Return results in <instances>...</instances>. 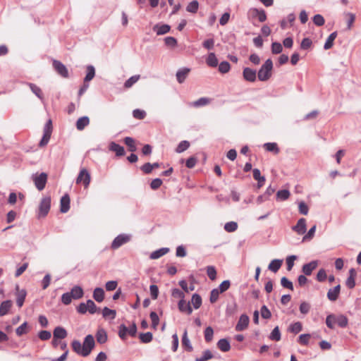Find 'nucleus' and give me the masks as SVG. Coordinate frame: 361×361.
<instances>
[{"label":"nucleus","mask_w":361,"mask_h":361,"mask_svg":"<svg viewBox=\"0 0 361 361\" xmlns=\"http://www.w3.org/2000/svg\"><path fill=\"white\" fill-rule=\"evenodd\" d=\"M27 323L26 322H23L20 326H19L16 330V333L18 336H21L23 334L27 333Z\"/></svg>","instance_id":"obj_54"},{"label":"nucleus","mask_w":361,"mask_h":361,"mask_svg":"<svg viewBox=\"0 0 361 361\" xmlns=\"http://www.w3.org/2000/svg\"><path fill=\"white\" fill-rule=\"evenodd\" d=\"M190 147V142L187 140L181 141L176 149L177 153H181L188 149Z\"/></svg>","instance_id":"obj_43"},{"label":"nucleus","mask_w":361,"mask_h":361,"mask_svg":"<svg viewBox=\"0 0 361 361\" xmlns=\"http://www.w3.org/2000/svg\"><path fill=\"white\" fill-rule=\"evenodd\" d=\"M348 319L345 316L341 314L336 316V324L341 328H344L348 325Z\"/></svg>","instance_id":"obj_36"},{"label":"nucleus","mask_w":361,"mask_h":361,"mask_svg":"<svg viewBox=\"0 0 361 361\" xmlns=\"http://www.w3.org/2000/svg\"><path fill=\"white\" fill-rule=\"evenodd\" d=\"M67 331L66 330L61 327V326H57L54 329L53 335L55 338H59L63 339L65 338L67 336Z\"/></svg>","instance_id":"obj_26"},{"label":"nucleus","mask_w":361,"mask_h":361,"mask_svg":"<svg viewBox=\"0 0 361 361\" xmlns=\"http://www.w3.org/2000/svg\"><path fill=\"white\" fill-rule=\"evenodd\" d=\"M182 345L186 348L187 350L191 352L192 350V346L190 343V341L188 337L187 331L185 330L183 338H182Z\"/></svg>","instance_id":"obj_34"},{"label":"nucleus","mask_w":361,"mask_h":361,"mask_svg":"<svg viewBox=\"0 0 361 361\" xmlns=\"http://www.w3.org/2000/svg\"><path fill=\"white\" fill-rule=\"evenodd\" d=\"M283 263L282 259H273L269 264L268 269L274 273L278 271V270L281 268Z\"/></svg>","instance_id":"obj_28"},{"label":"nucleus","mask_w":361,"mask_h":361,"mask_svg":"<svg viewBox=\"0 0 361 361\" xmlns=\"http://www.w3.org/2000/svg\"><path fill=\"white\" fill-rule=\"evenodd\" d=\"M206 63L209 67H216L218 66V59L214 53L211 52L208 54Z\"/></svg>","instance_id":"obj_32"},{"label":"nucleus","mask_w":361,"mask_h":361,"mask_svg":"<svg viewBox=\"0 0 361 361\" xmlns=\"http://www.w3.org/2000/svg\"><path fill=\"white\" fill-rule=\"evenodd\" d=\"M125 144L128 147L130 152H135L137 148L135 144V140L131 137H126L124 138Z\"/></svg>","instance_id":"obj_37"},{"label":"nucleus","mask_w":361,"mask_h":361,"mask_svg":"<svg viewBox=\"0 0 361 361\" xmlns=\"http://www.w3.org/2000/svg\"><path fill=\"white\" fill-rule=\"evenodd\" d=\"M51 207V197L50 196H46L42 198L39 204V209H38V214L37 217L39 219L45 217Z\"/></svg>","instance_id":"obj_3"},{"label":"nucleus","mask_w":361,"mask_h":361,"mask_svg":"<svg viewBox=\"0 0 361 361\" xmlns=\"http://www.w3.org/2000/svg\"><path fill=\"white\" fill-rule=\"evenodd\" d=\"M273 62L271 59L265 61L257 73V78L260 81H267L271 76Z\"/></svg>","instance_id":"obj_2"},{"label":"nucleus","mask_w":361,"mask_h":361,"mask_svg":"<svg viewBox=\"0 0 361 361\" xmlns=\"http://www.w3.org/2000/svg\"><path fill=\"white\" fill-rule=\"evenodd\" d=\"M93 298L98 302H101L104 299V291L102 288H96L93 292Z\"/></svg>","instance_id":"obj_31"},{"label":"nucleus","mask_w":361,"mask_h":361,"mask_svg":"<svg viewBox=\"0 0 361 361\" xmlns=\"http://www.w3.org/2000/svg\"><path fill=\"white\" fill-rule=\"evenodd\" d=\"M269 338L272 341H279L281 340V333L279 326H276L269 335Z\"/></svg>","instance_id":"obj_44"},{"label":"nucleus","mask_w":361,"mask_h":361,"mask_svg":"<svg viewBox=\"0 0 361 361\" xmlns=\"http://www.w3.org/2000/svg\"><path fill=\"white\" fill-rule=\"evenodd\" d=\"M178 310L183 313L190 315L192 312V309L190 302H187L185 300H180L178 303Z\"/></svg>","instance_id":"obj_14"},{"label":"nucleus","mask_w":361,"mask_h":361,"mask_svg":"<svg viewBox=\"0 0 361 361\" xmlns=\"http://www.w3.org/2000/svg\"><path fill=\"white\" fill-rule=\"evenodd\" d=\"M217 347L222 352H228L231 349L229 341L226 338H221L217 343Z\"/></svg>","instance_id":"obj_29"},{"label":"nucleus","mask_w":361,"mask_h":361,"mask_svg":"<svg viewBox=\"0 0 361 361\" xmlns=\"http://www.w3.org/2000/svg\"><path fill=\"white\" fill-rule=\"evenodd\" d=\"M230 69L231 66L228 61H222L219 65V71L223 74L227 73Z\"/></svg>","instance_id":"obj_47"},{"label":"nucleus","mask_w":361,"mask_h":361,"mask_svg":"<svg viewBox=\"0 0 361 361\" xmlns=\"http://www.w3.org/2000/svg\"><path fill=\"white\" fill-rule=\"evenodd\" d=\"M12 307V301L11 300H5L3 301L0 305V316H4L7 314Z\"/></svg>","instance_id":"obj_23"},{"label":"nucleus","mask_w":361,"mask_h":361,"mask_svg":"<svg viewBox=\"0 0 361 361\" xmlns=\"http://www.w3.org/2000/svg\"><path fill=\"white\" fill-rule=\"evenodd\" d=\"M190 71V69L188 68H183L179 69L176 72V79L179 83H183L186 78L188 77L189 73Z\"/></svg>","instance_id":"obj_19"},{"label":"nucleus","mask_w":361,"mask_h":361,"mask_svg":"<svg viewBox=\"0 0 361 361\" xmlns=\"http://www.w3.org/2000/svg\"><path fill=\"white\" fill-rule=\"evenodd\" d=\"M243 78L248 82H253L257 78V72L255 70L246 67L243 71Z\"/></svg>","instance_id":"obj_9"},{"label":"nucleus","mask_w":361,"mask_h":361,"mask_svg":"<svg viewBox=\"0 0 361 361\" xmlns=\"http://www.w3.org/2000/svg\"><path fill=\"white\" fill-rule=\"evenodd\" d=\"M310 307L311 306L310 303L307 302H302L300 305L299 310L302 314H307L310 312Z\"/></svg>","instance_id":"obj_57"},{"label":"nucleus","mask_w":361,"mask_h":361,"mask_svg":"<svg viewBox=\"0 0 361 361\" xmlns=\"http://www.w3.org/2000/svg\"><path fill=\"white\" fill-rule=\"evenodd\" d=\"M70 197L68 194L64 195L60 200V211L66 213L70 209Z\"/></svg>","instance_id":"obj_15"},{"label":"nucleus","mask_w":361,"mask_h":361,"mask_svg":"<svg viewBox=\"0 0 361 361\" xmlns=\"http://www.w3.org/2000/svg\"><path fill=\"white\" fill-rule=\"evenodd\" d=\"M198 1L196 0H193L188 4L186 7V11L190 13H195L198 10Z\"/></svg>","instance_id":"obj_38"},{"label":"nucleus","mask_w":361,"mask_h":361,"mask_svg":"<svg viewBox=\"0 0 361 361\" xmlns=\"http://www.w3.org/2000/svg\"><path fill=\"white\" fill-rule=\"evenodd\" d=\"M140 78V75H133L128 78L124 83L126 88L131 87Z\"/></svg>","instance_id":"obj_50"},{"label":"nucleus","mask_w":361,"mask_h":361,"mask_svg":"<svg viewBox=\"0 0 361 361\" xmlns=\"http://www.w3.org/2000/svg\"><path fill=\"white\" fill-rule=\"evenodd\" d=\"M149 317L152 320V326L153 329H156L159 322V317L155 312H152Z\"/></svg>","instance_id":"obj_52"},{"label":"nucleus","mask_w":361,"mask_h":361,"mask_svg":"<svg viewBox=\"0 0 361 361\" xmlns=\"http://www.w3.org/2000/svg\"><path fill=\"white\" fill-rule=\"evenodd\" d=\"M16 303L19 307H21L24 303L27 293L25 289L20 290L18 285L16 286Z\"/></svg>","instance_id":"obj_12"},{"label":"nucleus","mask_w":361,"mask_h":361,"mask_svg":"<svg viewBox=\"0 0 361 361\" xmlns=\"http://www.w3.org/2000/svg\"><path fill=\"white\" fill-rule=\"evenodd\" d=\"M292 229L295 231L298 235L305 234L307 230L306 228V220L304 218H301L298 221V223L294 226Z\"/></svg>","instance_id":"obj_11"},{"label":"nucleus","mask_w":361,"mask_h":361,"mask_svg":"<svg viewBox=\"0 0 361 361\" xmlns=\"http://www.w3.org/2000/svg\"><path fill=\"white\" fill-rule=\"evenodd\" d=\"M72 348L78 355L87 357L95 345L94 339L92 335L89 334L84 338L82 344L78 340H75L71 343Z\"/></svg>","instance_id":"obj_1"},{"label":"nucleus","mask_w":361,"mask_h":361,"mask_svg":"<svg viewBox=\"0 0 361 361\" xmlns=\"http://www.w3.org/2000/svg\"><path fill=\"white\" fill-rule=\"evenodd\" d=\"M261 316L264 319H269L271 317L270 310L266 305H263L260 310Z\"/></svg>","instance_id":"obj_63"},{"label":"nucleus","mask_w":361,"mask_h":361,"mask_svg":"<svg viewBox=\"0 0 361 361\" xmlns=\"http://www.w3.org/2000/svg\"><path fill=\"white\" fill-rule=\"evenodd\" d=\"M152 29L157 35H162L168 33L170 31L171 27L166 24H156Z\"/></svg>","instance_id":"obj_16"},{"label":"nucleus","mask_w":361,"mask_h":361,"mask_svg":"<svg viewBox=\"0 0 361 361\" xmlns=\"http://www.w3.org/2000/svg\"><path fill=\"white\" fill-rule=\"evenodd\" d=\"M340 291H341V286L340 285H337L335 287H334L333 288H330L327 292V298L330 301H332V302L336 301L339 296Z\"/></svg>","instance_id":"obj_13"},{"label":"nucleus","mask_w":361,"mask_h":361,"mask_svg":"<svg viewBox=\"0 0 361 361\" xmlns=\"http://www.w3.org/2000/svg\"><path fill=\"white\" fill-rule=\"evenodd\" d=\"M95 75V68L93 66L89 65L87 66V74L84 78L85 82H88L92 80Z\"/></svg>","instance_id":"obj_33"},{"label":"nucleus","mask_w":361,"mask_h":361,"mask_svg":"<svg viewBox=\"0 0 361 361\" xmlns=\"http://www.w3.org/2000/svg\"><path fill=\"white\" fill-rule=\"evenodd\" d=\"M281 284L283 288H288L291 290H293V283L285 276L281 278Z\"/></svg>","instance_id":"obj_58"},{"label":"nucleus","mask_w":361,"mask_h":361,"mask_svg":"<svg viewBox=\"0 0 361 361\" xmlns=\"http://www.w3.org/2000/svg\"><path fill=\"white\" fill-rule=\"evenodd\" d=\"M131 235L128 234H120L116 236L111 243V248L113 250H116L119 248L123 245L127 243L130 240Z\"/></svg>","instance_id":"obj_5"},{"label":"nucleus","mask_w":361,"mask_h":361,"mask_svg":"<svg viewBox=\"0 0 361 361\" xmlns=\"http://www.w3.org/2000/svg\"><path fill=\"white\" fill-rule=\"evenodd\" d=\"M336 324V315L329 314L326 318V324L329 329H334Z\"/></svg>","instance_id":"obj_51"},{"label":"nucleus","mask_w":361,"mask_h":361,"mask_svg":"<svg viewBox=\"0 0 361 361\" xmlns=\"http://www.w3.org/2000/svg\"><path fill=\"white\" fill-rule=\"evenodd\" d=\"M313 23L317 26H322L324 23V17L320 14H317L313 17Z\"/></svg>","instance_id":"obj_62"},{"label":"nucleus","mask_w":361,"mask_h":361,"mask_svg":"<svg viewBox=\"0 0 361 361\" xmlns=\"http://www.w3.org/2000/svg\"><path fill=\"white\" fill-rule=\"evenodd\" d=\"M247 16L251 18H257L259 21L261 23H263L267 20V15L264 10L263 9L251 8L247 11Z\"/></svg>","instance_id":"obj_7"},{"label":"nucleus","mask_w":361,"mask_h":361,"mask_svg":"<svg viewBox=\"0 0 361 361\" xmlns=\"http://www.w3.org/2000/svg\"><path fill=\"white\" fill-rule=\"evenodd\" d=\"M53 66L55 71L63 78L68 77V71L67 68L59 61L54 60Z\"/></svg>","instance_id":"obj_8"},{"label":"nucleus","mask_w":361,"mask_h":361,"mask_svg":"<svg viewBox=\"0 0 361 361\" xmlns=\"http://www.w3.org/2000/svg\"><path fill=\"white\" fill-rule=\"evenodd\" d=\"M283 50V47L281 43L279 42H273L271 44V51L273 54H280Z\"/></svg>","instance_id":"obj_60"},{"label":"nucleus","mask_w":361,"mask_h":361,"mask_svg":"<svg viewBox=\"0 0 361 361\" xmlns=\"http://www.w3.org/2000/svg\"><path fill=\"white\" fill-rule=\"evenodd\" d=\"M91 177L90 173L86 169H82L80 171V173L76 178V183H82L84 187L87 188L90 183Z\"/></svg>","instance_id":"obj_6"},{"label":"nucleus","mask_w":361,"mask_h":361,"mask_svg":"<svg viewBox=\"0 0 361 361\" xmlns=\"http://www.w3.org/2000/svg\"><path fill=\"white\" fill-rule=\"evenodd\" d=\"M231 286V282L228 280L224 281L217 288L219 290V292H221V293L226 291Z\"/></svg>","instance_id":"obj_64"},{"label":"nucleus","mask_w":361,"mask_h":361,"mask_svg":"<svg viewBox=\"0 0 361 361\" xmlns=\"http://www.w3.org/2000/svg\"><path fill=\"white\" fill-rule=\"evenodd\" d=\"M207 274L208 277L212 280L214 281L216 278V271L214 266H208L207 267Z\"/></svg>","instance_id":"obj_49"},{"label":"nucleus","mask_w":361,"mask_h":361,"mask_svg":"<svg viewBox=\"0 0 361 361\" xmlns=\"http://www.w3.org/2000/svg\"><path fill=\"white\" fill-rule=\"evenodd\" d=\"M290 196V192L288 190H279L276 193V198L279 200H286Z\"/></svg>","instance_id":"obj_42"},{"label":"nucleus","mask_w":361,"mask_h":361,"mask_svg":"<svg viewBox=\"0 0 361 361\" xmlns=\"http://www.w3.org/2000/svg\"><path fill=\"white\" fill-rule=\"evenodd\" d=\"M32 179L37 189L41 191L45 188L47 181V174L44 172L39 174L35 173L32 176Z\"/></svg>","instance_id":"obj_4"},{"label":"nucleus","mask_w":361,"mask_h":361,"mask_svg":"<svg viewBox=\"0 0 361 361\" xmlns=\"http://www.w3.org/2000/svg\"><path fill=\"white\" fill-rule=\"evenodd\" d=\"M97 341L99 343L103 344L107 341V334L104 329H99L96 334Z\"/></svg>","instance_id":"obj_30"},{"label":"nucleus","mask_w":361,"mask_h":361,"mask_svg":"<svg viewBox=\"0 0 361 361\" xmlns=\"http://www.w3.org/2000/svg\"><path fill=\"white\" fill-rule=\"evenodd\" d=\"M214 330L211 326H208L204 330V339L207 342H210L213 338Z\"/></svg>","instance_id":"obj_53"},{"label":"nucleus","mask_w":361,"mask_h":361,"mask_svg":"<svg viewBox=\"0 0 361 361\" xmlns=\"http://www.w3.org/2000/svg\"><path fill=\"white\" fill-rule=\"evenodd\" d=\"M211 102H212V99H210V98L201 97V98L198 99L197 100L192 102L190 104V106L195 107V108H199V107L204 106L209 104L211 103Z\"/></svg>","instance_id":"obj_21"},{"label":"nucleus","mask_w":361,"mask_h":361,"mask_svg":"<svg viewBox=\"0 0 361 361\" xmlns=\"http://www.w3.org/2000/svg\"><path fill=\"white\" fill-rule=\"evenodd\" d=\"M238 228V224L235 221H229L225 224L224 229L228 233L234 232Z\"/></svg>","instance_id":"obj_45"},{"label":"nucleus","mask_w":361,"mask_h":361,"mask_svg":"<svg viewBox=\"0 0 361 361\" xmlns=\"http://www.w3.org/2000/svg\"><path fill=\"white\" fill-rule=\"evenodd\" d=\"M169 252V248L168 247H162L159 250H157L154 252H152L150 254V259H157L160 258L161 257L165 255Z\"/></svg>","instance_id":"obj_24"},{"label":"nucleus","mask_w":361,"mask_h":361,"mask_svg":"<svg viewBox=\"0 0 361 361\" xmlns=\"http://www.w3.org/2000/svg\"><path fill=\"white\" fill-rule=\"evenodd\" d=\"M356 275H357V274H356L355 269L353 268H351L349 270V276L348 277V279L345 281V285L347 286V287L348 288L352 289L355 286V279Z\"/></svg>","instance_id":"obj_18"},{"label":"nucleus","mask_w":361,"mask_h":361,"mask_svg":"<svg viewBox=\"0 0 361 361\" xmlns=\"http://www.w3.org/2000/svg\"><path fill=\"white\" fill-rule=\"evenodd\" d=\"M264 149L268 152H273L276 154L279 153V149L275 142H267L264 145Z\"/></svg>","instance_id":"obj_39"},{"label":"nucleus","mask_w":361,"mask_h":361,"mask_svg":"<svg viewBox=\"0 0 361 361\" xmlns=\"http://www.w3.org/2000/svg\"><path fill=\"white\" fill-rule=\"evenodd\" d=\"M318 265L317 261H312L307 264H305L302 266V272L306 276L311 275L313 270H314Z\"/></svg>","instance_id":"obj_17"},{"label":"nucleus","mask_w":361,"mask_h":361,"mask_svg":"<svg viewBox=\"0 0 361 361\" xmlns=\"http://www.w3.org/2000/svg\"><path fill=\"white\" fill-rule=\"evenodd\" d=\"M302 329V324L300 322L293 323L289 326V331L295 334L300 332Z\"/></svg>","instance_id":"obj_41"},{"label":"nucleus","mask_w":361,"mask_h":361,"mask_svg":"<svg viewBox=\"0 0 361 361\" xmlns=\"http://www.w3.org/2000/svg\"><path fill=\"white\" fill-rule=\"evenodd\" d=\"M139 338L142 343H147L152 341L153 336L151 332H146L140 334Z\"/></svg>","instance_id":"obj_46"},{"label":"nucleus","mask_w":361,"mask_h":361,"mask_svg":"<svg viewBox=\"0 0 361 361\" xmlns=\"http://www.w3.org/2000/svg\"><path fill=\"white\" fill-rule=\"evenodd\" d=\"M220 293H221L219 292V290L217 288H214L213 290H212L209 298L210 302L212 303L216 302L219 298V295Z\"/></svg>","instance_id":"obj_61"},{"label":"nucleus","mask_w":361,"mask_h":361,"mask_svg":"<svg viewBox=\"0 0 361 361\" xmlns=\"http://www.w3.org/2000/svg\"><path fill=\"white\" fill-rule=\"evenodd\" d=\"M90 123V119L87 116H82L78 119L76 128L78 130H82Z\"/></svg>","instance_id":"obj_27"},{"label":"nucleus","mask_w":361,"mask_h":361,"mask_svg":"<svg viewBox=\"0 0 361 361\" xmlns=\"http://www.w3.org/2000/svg\"><path fill=\"white\" fill-rule=\"evenodd\" d=\"M191 302L193 305V307L197 310L198 308L200 307L201 305H202V298L201 296L197 294V293H195L192 295V298H191Z\"/></svg>","instance_id":"obj_35"},{"label":"nucleus","mask_w":361,"mask_h":361,"mask_svg":"<svg viewBox=\"0 0 361 361\" xmlns=\"http://www.w3.org/2000/svg\"><path fill=\"white\" fill-rule=\"evenodd\" d=\"M26 85L30 87L32 93L35 94L41 101L44 100L42 91L39 87L31 82H27Z\"/></svg>","instance_id":"obj_25"},{"label":"nucleus","mask_w":361,"mask_h":361,"mask_svg":"<svg viewBox=\"0 0 361 361\" xmlns=\"http://www.w3.org/2000/svg\"><path fill=\"white\" fill-rule=\"evenodd\" d=\"M69 293H71L73 299L75 300L81 298L84 294L83 289L80 286H73Z\"/></svg>","instance_id":"obj_22"},{"label":"nucleus","mask_w":361,"mask_h":361,"mask_svg":"<svg viewBox=\"0 0 361 361\" xmlns=\"http://www.w3.org/2000/svg\"><path fill=\"white\" fill-rule=\"evenodd\" d=\"M297 259L295 255H290L286 258L287 270L290 271L294 266V261Z\"/></svg>","instance_id":"obj_59"},{"label":"nucleus","mask_w":361,"mask_h":361,"mask_svg":"<svg viewBox=\"0 0 361 361\" xmlns=\"http://www.w3.org/2000/svg\"><path fill=\"white\" fill-rule=\"evenodd\" d=\"M87 310L90 314H94L97 311V307L95 303L92 300H87L86 302Z\"/></svg>","instance_id":"obj_55"},{"label":"nucleus","mask_w":361,"mask_h":361,"mask_svg":"<svg viewBox=\"0 0 361 361\" xmlns=\"http://www.w3.org/2000/svg\"><path fill=\"white\" fill-rule=\"evenodd\" d=\"M249 317L246 314H242L239 320L235 326V330L238 331H241L247 329L248 324H249Z\"/></svg>","instance_id":"obj_10"},{"label":"nucleus","mask_w":361,"mask_h":361,"mask_svg":"<svg viewBox=\"0 0 361 361\" xmlns=\"http://www.w3.org/2000/svg\"><path fill=\"white\" fill-rule=\"evenodd\" d=\"M116 312L114 310H111L106 307H105L102 310V315L104 318H111V319H114L116 317Z\"/></svg>","instance_id":"obj_40"},{"label":"nucleus","mask_w":361,"mask_h":361,"mask_svg":"<svg viewBox=\"0 0 361 361\" xmlns=\"http://www.w3.org/2000/svg\"><path fill=\"white\" fill-rule=\"evenodd\" d=\"M52 121L51 119H49L44 126L43 135L51 136L52 133Z\"/></svg>","instance_id":"obj_48"},{"label":"nucleus","mask_w":361,"mask_h":361,"mask_svg":"<svg viewBox=\"0 0 361 361\" xmlns=\"http://www.w3.org/2000/svg\"><path fill=\"white\" fill-rule=\"evenodd\" d=\"M109 150L114 152L118 157H121L125 154L124 147L114 142H111L109 144Z\"/></svg>","instance_id":"obj_20"},{"label":"nucleus","mask_w":361,"mask_h":361,"mask_svg":"<svg viewBox=\"0 0 361 361\" xmlns=\"http://www.w3.org/2000/svg\"><path fill=\"white\" fill-rule=\"evenodd\" d=\"M213 357V355L209 350H206L203 352V355L200 357H197L196 361H207Z\"/></svg>","instance_id":"obj_56"}]
</instances>
